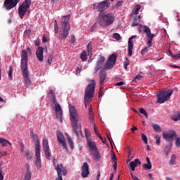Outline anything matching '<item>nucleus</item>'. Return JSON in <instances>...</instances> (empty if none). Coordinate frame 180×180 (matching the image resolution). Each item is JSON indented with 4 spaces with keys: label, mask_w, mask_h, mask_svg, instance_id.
<instances>
[{
    "label": "nucleus",
    "mask_w": 180,
    "mask_h": 180,
    "mask_svg": "<svg viewBox=\"0 0 180 180\" xmlns=\"http://www.w3.org/2000/svg\"><path fill=\"white\" fill-rule=\"evenodd\" d=\"M32 56V50L30 47L26 49H22L21 53V71L23 78L25 79V84L26 86H30V78L29 77V70H27V63L29 61L28 56Z\"/></svg>",
    "instance_id": "obj_1"
},
{
    "label": "nucleus",
    "mask_w": 180,
    "mask_h": 180,
    "mask_svg": "<svg viewBox=\"0 0 180 180\" xmlns=\"http://www.w3.org/2000/svg\"><path fill=\"white\" fill-rule=\"evenodd\" d=\"M175 162H176V155H172L169 164V165H174Z\"/></svg>",
    "instance_id": "obj_31"
},
{
    "label": "nucleus",
    "mask_w": 180,
    "mask_h": 180,
    "mask_svg": "<svg viewBox=\"0 0 180 180\" xmlns=\"http://www.w3.org/2000/svg\"><path fill=\"white\" fill-rule=\"evenodd\" d=\"M48 63H49V64H51V63H53V52L49 53V57L48 58Z\"/></svg>",
    "instance_id": "obj_46"
},
{
    "label": "nucleus",
    "mask_w": 180,
    "mask_h": 180,
    "mask_svg": "<svg viewBox=\"0 0 180 180\" xmlns=\"http://www.w3.org/2000/svg\"><path fill=\"white\" fill-rule=\"evenodd\" d=\"M25 4L26 8H30V5L32 4V0H25Z\"/></svg>",
    "instance_id": "obj_43"
},
{
    "label": "nucleus",
    "mask_w": 180,
    "mask_h": 180,
    "mask_svg": "<svg viewBox=\"0 0 180 180\" xmlns=\"http://www.w3.org/2000/svg\"><path fill=\"white\" fill-rule=\"evenodd\" d=\"M166 148H167V150L172 148V141H169V144L166 146Z\"/></svg>",
    "instance_id": "obj_55"
},
{
    "label": "nucleus",
    "mask_w": 180,
    "mask_h": 180,
    "mask_svg": "<svg viewBox=\"0 0 180 180\" xmlns=\"http://www.w3.org/2000/svg\"><path fill=\"white\" fill-rule=\"evenodd\" d=\"M150 47L151 46H148V45H147V46H146L143 49L141 50L142 56H144L146 53H148V49H150Z\"/></svg>",
    "instance_id": "obj_42"
},
{
    "label": "nucleus",
    "mask_w": 180,
    "mask_h": 180,
    "mask_svg": "<svg viewBox=\"0 0 180 180\" xmlns=\"http://www.w3.org/2000/svg\"><path fill=\"white\" fill-rule=\"evenodd\" d=\"M81 71H82V66L77 67L75 71V74H81Z\"/></svg>",
    "instance_id": "obj_53"
},
{
    "label": "nucleus",
    "mask_w": 180,
    "mask_h": 180,
    "mask_svg": "<svg viewBox=\"0 0 180 180\" xmlns=\"http://www.w3.org/2000/svg\"><path fill=\"white\" fill-rule=\"evenodd\" d=\"M115 19V18L113 13H100L98 16L97 23H98L101 27H106L110 26V25H113Z\"/></svg>",
    "instance_id": "obj_3"
},
{
    "label": "nucleus",
    "mask_w": 180,
    "mask_h": 180,
    "mask_svg": "<svg viewBox=\"0 0 180 180\" xmlns=\"http://www.w3.org/2000/svg\"><path fill=\"white\" fill-rule=\"evenodd\" d=\"M171 119L172 120H174V122H178V120H180V112L173 115Z\"/></svg>",
    "instance_id": "obj_32"
},
{
    "label": "nucleus",
    "mask_w": 180,
    "mask_h": 180,
    "mask_svg": "<svg viewBox=\"0 0 180 180\" xmlns=\"http://www.w3.org/2000/svg\"><path fill=\"white\" fill-rule=\"evenodd\" d=\"M0 180H4V174H2V170L0 168Z\"/></svg>",
    "instance_id": "obj_62"
},
{
    "label": "nucleus",
    "mask_w": 180,
    "mask_h": 180,
    "mask_svg": "<svg viewBox=\"0 0 180 180\" xmlns=\"http://www.w3.org/2000/svg\"><path fill=\"white\" fill-rule=\"evenodd\" d=\"M86 56H87V54H86V51L82 52L81 55H80L81 60H82V61H86V59L88 58V57Z\"/></svg>",
    "instance_id": "obj_35"
},
{
    "label": "nucleus",
    "mask_w": 180,
    "mask_h": 180,
    "mask_svg": "<svg viewBox=\"0 0 180 180\" xmlns=\"http://www.w3.org/2000/svg\"><path fill=\"white\" fill-rule=\"evenodd\" d=\"M141 20V17L140 15H136L134 19V22L132 23L131 26L134 27L135 26H139V24L140 23Z\"/></svg>",
    "instance_id": "obj_28"
},
{
    "label": "nucleus",
    "mask_w": 180,
    "mask_h": 180,
    "mask_svg": "<svg viewBox=\"0 0 180 180\" xmlns=\"http://www.w3.org/2000/svg\"><path fill=\"white\" fill-rule=\"evenodd\" d=\"M94 11L103 13L109 6H110V1L104 0L100 3H96L93 4Z\"/></svg>",
    "instance_id": "obj_7"
},
{
    "label": "nucleus",
    "mask_w": 180,
    "mask_h": 180,
    "mask_svg": "<svg viewBox=\"0 0 180 180\" xmlns=\"http://www.w3.org/2000/svg\"><path fill=\"white\" fill-rule=\"evenodd\" d=\"M82 176L86 178L89 175V166L87 162H84L82 167Z\"/></svg>",
    "instance_id": "obj_19"
},
{
    "label": "nucleus",
    "mask_w": 180,
    "mask_h": 180,
    "mask_svg": "<svg viewBox=\"0 0 180 180\" xmlns=\"http://www.w3.org/2000/svg\"><path fill=\"white\" fill-rule=\"evenodd\" d=\"M31 136H32V140L34 141L35 144V150H37V146H39V150H41L40 148V141H39V136L37 134L33 133V131H31Z\"/></svg>",
    "instance_id": "obj_22"
},
{
    "label": "nucleus",
    "mask_w": 180,
    "mask_h": 180,
    "mask_svg": "<svg viewBox=\"0 0 180 180\" xmlns=\"http://www.w3.org/2000/svg\"><path fill=\"white\" fill-rule=\"evenodd\" d=\"M169 56H171L172 58H174V60L180 58V52L179 53H176V55H174L172 54V52L171 51V50L169 49Z\"/></svg>",
    "instance_id": "obj_33"
},
{
    "label": "nucleus",
    "mask_w": 180,
    "mask_h": 180,
    "mask_svg": "<svg viewBox=\"0 0 180 180\" xmlns=\"http://www.w3.org/2000/svg\"><path fill=\"white\" fill-rule=\"evenodd\" d=\"M143 78V76L141 75H138L136 76V77L133 79V81H136V79H139V81H141V79Z\"/></svg>",
    "instance_id": "obj_57"
},
{
    "label": "nucleus",
    "mask_w": 180,
    "mask_h": 180,
    "mask_svg": "<svg viewBox=\"0 0 180 180\" xmlns=\"http://www.w3.org/2000/svg\"><path fill=\"white\" fill-rule=\"evenodd\" d=\"M175 144H176V147H180V138H177L176 139Z\"/></svg>",
    "instance_id": "obj_59"
},
{
    "label": "nucleus",
    "mask_w": 180,
    "mask_h": 180,
    "mask_svg": "<svg viewBox=\"0 0 180 180\" xmlns=\"http://www.w3.org/2000/svg\"><path fill=\"white\" fill-rule=\"evenodd\" d=\"M122 5H123V1H120L117 3V8H120L122 6Z\"/></svg>",
    "instance_id": "obj_60"
},
{
    "label": "nucleus",
    "mask_w": 180,
    "mask_h": 180,
    "mask_svg": "<svg viewBox=\"0 0 180 180\" xmlns=\"http://www.w3.org/2000/svg\"><path fill=\"white\" fill-rule=\"evenodd\" d=\"M137 37L136 35H133L131 37H129V41H128V56L129 57H131L133 55V47H134V44H133V39H136Z\"/></svg>",
    "instance_id": "obj_18"
},
{
    "label": "nucleus",
    "mask_w": 180,
    "mask_h": 180,
    "mask_svg": "<svg viewBox=\"0 0 180 180\" xmlns=\"http://www.w3.org/2000/svg\"><path fill=\"white\" fill-rule=\"evenodd\" d=\"M172 94H174L173 90L160 91L159 94L157 95L158 96L157 103H165V102L169 101V99H171V95H172Z\"/></svg>",
    "instance_id": "obj_6"
},
{
    "label": "nucleus",
    "mask_w": 180,
    "mask_h": 180,
    "mask_svg": "<svg viewBox=\"0 0 180 180\" xmlns=\"http://www.w3.org/2000/svg\"><path fill=\"white\" fill-rule=\"evenodd\" d=\"M57 139L58 142L62 144L63 148H65V151H68L67 149V143L65 142V138L64 137V135L61 133L57 134Z\"/></svg>",
    "instance_id": "obj_20"
},
{
    "label": "nucleus",
    "mask_w": 180,
    "mask_h": 180,
    "mask_svg": "<svg viewBox=\"0 0 180 180\" xmlns=\"http://www.w3.org/2000/svg\"><path fill=\"white\" fill-rule=\"evenodd\" d=\"M117 58V53H112L107 60L105 63L104 68L107 70H112L116 64V60Z\"/></svg>",
    "instance_id": "obj_9"
},
{
    "label": "nucleus",
    "mask_w": 180,
    "mask_h": 180,
    "mask_svg": "<svg viewBox=\"0 0 180 180\" xmlns=\"http://www.w3.org/2000/svg\"><path fill=\"white\" fill-rule=\"evenodd\" d=\"M96 27H98V22H95V23L92 25L91 31V32H94V30H95V29H96Z\"/></svg>",
    "instance_id": "obj_58"
},
{
    "label": "nucleus",
    "mask_w": 180,
    "mask_h": 180,
    "mask_svg": "<svg viewBox=\"0 0 180 180\" xmlns=\"http://www.w3.org/2000/svg\"><path fill=\"white\" fill-rule=\"evenodd\" d=\"M34 165L37 166V169L41 168V158L40 154V148L37 146V150H35V160L34 161Z\"/></svg>",
    "instance_id": "obj_13"
},
{
    "label": "nucleus",
    "mask_w": 180,
    "mask_h": 180,
    "mask_svg": "<svg viewBox=\"0 0 180 180\" xmlns=\"http://www.w3.org/2000/svg\"><path fill=\"white\" fill-rule=\"evenodd\" d=\"M137 165H141V161L139 159H135L134 161L129 163L131 171H136V167H137Z\"/></svg>",
    "instance_id": "obj_24"
},
{
    "label": "nucleus",
    "mask_w": 180,
    "mask_h": 180,
    "mask_svg": "<svg viewBox=\"0 0 180 180\" xmlns=\"http://www.w3.org/2000/svg\"><path fill=\"white\" fill-rule=\"evenodd\" d=\"M155 139L156 140L155 143L157 146H160V144H161V136H160L159 135H155Z\"/></svg>",
    "instance_id": "obj_38"
},
{
    "label": "nucleus",
    "mask_w": 180,
    "mask_h": 180,
    "mask_svg": "<svg viewBox=\"0 0 180 180\" xmlns=\"http://www.w3.org/2000/svg\"><path fill=\"white\" fill-rule=\"evenodd\" d=\"M132 133L134 134L136 133V130H138V128L136 126H134L133 128L131 129Z\"/></svg>",
    "instance_id": "obj_61"
},
{
    "label": "nucleus",
    "mask_w": 180,
    "mask_h": 180,
    "mask_svg": "<svg viewBox=\"0 0 180 180\" xmlns=\"http://www.w3.org/2000/svg\"><path fill=\"white\" fill-rule=\"evenodd\" d=\"M36 56L39 61H40L41 63H43V60H44V58L43 56V47L41 46L38 47V49L36 51Z\"/></svg>",
    "instance_id": "obj_23"
},
{
    "label": "nucleus",
    "mask_w": 180,
    "mask_h": 180,
    "mask_svg": "<svg viewBox=\"0 0 180 180\" xmlns=\"http://www.w3.org/2000/svg\"><path fill=\"white\" fill-rule=\"evenodd\" d=\"M48 95L51 96V101L55 106L56 117H58V119H63V109H61V105H60L58 102H57V99H56V94H54V91L50 90L48 93Z\"/></svg>",
    "instance_id": "obj_4"
},
{
    "label": "nucleus",
    "mask_w": 180,
    "mask_h": 180,
    "mask_svg": "<svg viewBox=\"0 0 180 180\" xmlns=\"http://www.w3.org/2000/svg\"><path fill=\"white\" fill-rule=\"evenodd\" d=\"M139 112L140 113H142L143 115H144L146 119H148V114L147 113V111L146 110V109L140 108Z\"/></svg>",
    "instance_id": "obj_40"
},
{
    "label": "nucleus",
    "mask_w": 180,
    "mask_h": 180,
    "mask_svg": "<svg viewBox=\"0 0 180 180\" xmlns=\"http://www.w3.org/2000/svg\"><path fill=\"white\" fill-rule=\"evenodd\" d=\"M29 7H26V5L25 4H22L19 7H18V15L20 18V19H23V16H25V14L26 12L28 13H30V10H29Z\"/></svg>",
    "instance_id": "obj_14"
},
{
    "label": "nucleus",
    "mask_w": 180,
    "mask_h": 180,
    "mask_svg": "<svg viewBox=\"0 0 180 180\" xmlns=\"http://www.w3.org/2000/svg\"><path fill=\"white\" fill-rule=\"evenodd\" d=\"M98 137L103 144H106V138H103L102 135L98 136Z\"/></svg>",
    "instance_id": "obj_56"
},
{
    "label": "nucleus",
    "mask_w": 180,
    "mask_h": 180,
    "mask_svg": "<svg viewBox=\"0 0 180 180\" xmlns=\"http://www.w3.org/2000/svg\"><path fill=\"white\" fill-rule=\"evenodd\" d=\"M53 167L56 169L58 176L56 180H63V175H67V168L64 167L63 164L56 165V160H53Z\"/></svg>",
    "instance_id": "obj_8"
},
{
    "label": "nucleus",
    "mask_w": 180,
    "mask_h": 180,
    "mask_svg": "<svg viewBox=\"0 0 180 180\" xmlns=\"http://www.w3.org/2000/svg\"><path fill=\"white\" fill-rule=\"evenodd\" d=\"M90 153L94 155V158L96 160H99V158H101V154L99 153V150L98 149L96 150L90 151Z\"/></svg>",
    "instance_id": "obj_29"
},
{
    "label": "nucleus",
    "mask_w": 180,
    "mask_h": 180,
    "mask_svg": "<svg viewBox=\"0 0 180 180\" xmlns=\"http://www.w3.org/2000/svg\"><path fill=\"white\" fill-rule=\"evenodd\" d=\"M25 157H27V160H32V155L30 154V152L27 151L25 153Z\"/></svg>",
    "instance_id": "obj_54"
},
{
    "label": "nucleus",
    "mask_w": 180,
    "mask_h": 180,
    "mask_svg": "<svg viewBox=\"0 0 180 180\" xmlns=\"http://www.w3.org/2000/svg\"><path fill=\"white\" fill-rule=\"evenodd\" d=\"M143 32H144V33H146L147 36L148 34H151V30H150V27L147 26L143 27Z\"/></svg>",
    "instance_id": "obj_34"
},
{
    "label": "nucleus",
    "mask_w": 180,
    "mask_h": 180,
    "mask_svg": "<svg viewBox=\"0 0 180 180\" xmlns=\"http://www.w3.org/2000/svg\"><path fill=\"white\" fill-rule=\"evenodd\" d=\"M13 69H12V66H10L9 67V71H8V77H9V78H11V79H13V77H12V72H13Z\"/></svg>",
    "instance_id": "obj_51"
},
{
    "label": "nucleus",
    "mask_w": 180,
    "mask_h": 180,
    "mask_svg": "<svg viewBox=\"0 0 180 180\" xmlns=\"http://www.w3.org/2000/svg\"><path fill=\"white\" fill-rule=\"evenodd\" d=\"M20 2V0H5L3 8H5L6 11H11V9H13Z\"/></svg>",
    "instance_id": "obj_10"
},
{
    "label": "nucleus",
    "mask_w": 180,
    "mask_h": 180,
    "mask_svg": "<svg viewBox=\"0 0 180 180\" xmlns=\"http://www.w3.org/2000/svg\"><path fill=\"white\" fill-rule=\"evenodd\" d=\"M0 144H2L3 147H8V145L12 146V143H11V142L4 138H0Z\"/></svg>",
    "instance_id": "obj_27"
},
{
    "label": "nucleus",
    "mask_w": 180,
    "mask_h": 180,
    "mask_svg": "<svg viewBox=\"0 0 180 180\" xmlns=\"http://www.w3.org/2000/svg\"><path fill=\"white\" fill-rule=\"evenodd\" d=\"M94 134H96L98 137L101 136V132H99V130L96 128V125H94Z\"/></svg>",
    "instance_id": "obj_52"
},
{
    "label": "nucleus",
    "mask_w": 180,
    "mask_h": 180,
    "mask_svg": "<svg viewBox=\"0 0 180 180\" xmlns=\"http://www.w3.org/2000/svg\"><path fill=\"white\" fill-rule=\"evenodd\" d=\"M70 120H71L72 130L75 131L77 137H79V134L82 133L81 131V124H78L79 122V115L77 112V108L71 105L69 108Z\"/></svg>",
    "instance_id": "obj_2"
},
{
    "label": "nucleus",
    "mask_w": 180,
    "mask_h": 180,
    "mask_svg": "<svg viewBox=\"0 0 180 180\" xmlns=\"http://www.w3.org/2000/svg\"><path fill=\"white\" fill-rule=\"evenodd\" d=\"M127 61L124 62V70H127V65H129V64H130V60H129V58H126Z\"/></svg>",
    "instance_id": "obj_47"
},
{
    "label": "nucleus",
    "mask_w": 180,
    "mask_h": 180,
    "mask_svg": "<svg viewBox=\"0 0 180 180\" xmlns=\"http://www.w3.org/2000/svg\"><path fill=\"white\" fill-rule=\"evenodd\" d=\"M71 28L61 27L60 30L59 39L60 40H63V39H67L68 37V34H70V31Z\"/></svg>",
    "instance_id": "obj_15"
},
{
    "label": "nucleus",
    "mask_w": 180,
    "mask_h": 180,
    "mask_svg": "<svg viewBox=\"0 0 180 180\" xmlns=\"http://www.w3.org/2000/svg\"><path fill=\"white\" fill-rule=\"evenodd\" d=\"M89 119L91 121L94 122V119L95 117V114L94 113V112H89Z\"/></svg>",
    "instance_id": "obj_45"
},
{
    "label": "nucleus",
    "mask_w": 180,
    "mask_h": 180,
    "mask_svg": "<svg viewBox=\"0 0 180 180\" xmlns=\"http://www.w3.org/2000/svg\"><path fill=\"white\" fill-rule=\"evenodd\" d=\"M172 68H180V66L176 65H169Z\"/></svg>",
    "instance_id": "obj_64"
},
{
    "label": "nucleus",
    "mask_w": 180,
    "mask_h": 180,
    "mask_svg": "<svg viewBox=\"0 0 180 180\" xmlns=\"http://www.w3.org/2000/svg\"><path fill=\"white\" fill-rule=\"evenodd\" d=\"M144 169H151L153 168V165H151V164H144L143 165Z\"/></svg>",
    "instance_id": "obj_44"
},
{
    "label": "nucleus",
    "mask_w": 180,
    "mask_h": 180,
    "mask_svg": "<svg viewBox=\"0 0 180 180\" xmlns=\"http://www.w3.org/2000/svg\"><path fill=\"white\" fill-rule=\"evenodd\" d=\"M70 19H71V14L63 16L61 19V27H68V29H71V26L70 25Z\"/></svg>",
    "instance_id": "obj_16"
},
{
    "label": "nucleus",
    "mask_w": 180,
    "mask_h": 180,
    "mask_svg": "<svg viewBox=\"0 0 180 180\" xmlns=\"http://www.w3.org/2000/svg\"><path fill=\"white\" fill-rule=\"evenodd\" d=\"M95 83H91L85 90L84 102L86 108H88V105H89V100L91 98H94V94H95Z\"/></svg>",
    "instance_id": "obj_5"
},
{
    "label": "nucleus",
    "mask_w": 180,
    "mask_h": 180,
    "mask_svg": "<svg viewBox=\"0 0 180 180\" xmlns=\"http://www.w3.org/2000/svg\"><path fill=\"white\" fill-rule=\"evenodd\" d=\"M147 36H148L147 46H148V47H151V46H153V39H154V38L151 34H148Z\"/></svg>",
    "instance_id": "obj_30"
},
{
    "label": "nucleus",
    "mask_w": 180,
    "mask_h": 180,
    "mask_svg": "<svg viewBox=\"0 0 180 180\" xmlns=\"http://www.w3.org/2000/svg\"><path fill=\"white\" fill-rule=\"evenodd\" d=\"M86 137L87 140V146L90 151H95L96 150H98V148L96 147V143L91 141V138L88 137V135L86 134Z\"/></svg>",
    "instance_id": "obj_21"
},
{
    "label": "nucleus",
    "mask_w": 180,
    "mask_h": 180,
    "mask_svg": "<svg viewBox=\"0 0 180 180\" xmlns=\"http://www.w3.org/2000/svg\"><path fill=\"white\" fill-rule=\"evenodd\" d=\"M112 37L113 39H115V40H120V34L118 33H114Z\"/></svg>",
    "instance_id": "obj_49"
},
{
    "label": "nucleus",
    "mask_w": 180,
    "mask_h": 180,
    "mask_svg": "<svg viewBox=\"0 0 180 180\" xmlns=\"http://www.w3.org/2000/svg\"><path fill=\"white\" fill-rule=\"evenodd\" d=\"M68 143L70 145L71 150H74V142L72 141V139L70 136H68Z\"/></svg>",
    "instance_id": "obj_36"
},
{
    "label": "nucleus",
    "mask_w": 180,
    "mask_h": 180,
    "mask_svg": "<svg viewBox=\"0 0 180 180\" xmlns=\"http://www.w3.org/2000/svg\"><path fill=\"white\" fill-rule=\"evenodd\" d=\"M125 151H127L128 157H130V155H131V148L130 147L127 146L125 149Z\"/></svg>",
    "instance_id": "obj_50"
},
{
    "label": "nucleus",
    "mask_w": 180,
    "mask_h": 180,
    "mask_svg": "<svg viewBox=\"0 0 180 180\" xmlns=\"http://www.w3.org/2000/svg\"><path fill=\"white\" fill-rule=\"evenodd\" d=\"M141 140L144 141L145 144H148V139H147L146 134H141Z\"/></svg>",
    "instance_id": "obj_39"
},
{
    "label": "nucleus",
    "mask_w": 180,
    "mask_h": 180,
    "mask_svg": "<svg viewBox=\"0 0 180 180\" xmlns=\"http://www.w3.org/2000/svg\"><path fill=\"white\" fill-rule=\"evenodd\" d=\"M99 77H100V84H102L105 82L106 79V72L103 70H101L99 72Z\"/></svg>",
    "instance_id": "obj_26"
},
{
    "label": "nucleus",
    "mask_w": 180,
    "mask_h": 180,
    "mask_svg": "<svg viewBox=\"0 0 180 180\" xmlns=\"http://www.w3.org/2000/svg\"><path fill=\"white\" fill-rule=\"evenodd\" d=\"M153 127L155 131H157L158 133H160V131H161V127H160V125H158V124H153Z\"/></svg>",
    "instance_id": "obj_37"
},
{
    "label": "nucleus",
    "mask_w": 180,
    "mask_h": 180,
    "mask_svg": "<svg viewBox=\"0 0 180 180\" xmlns=\"http://www.w3.org/2000/svg\"><path fill=\"white\" fill-rule=\"evenodd\" d=\"M112 157H111V161L112 162H115L113 165L114 168V172L116 174V169H117V158L116 157V154H115V152L112 151Z\"/></svg>",
    "instance_id": "obj_25"
},
{
    "label": "nucleus",
    "mask_w": 180,
    "mask_h": 180,
    "mask_svg": "<svg viewBox=\"0 0 180 180\" xmlns=\"http://www.w3.org/2000/svg\"><path fill=\"white\" fill-rule=\"evenodd\" d=\"M91 46H92V42H89V43L88 44V46H87V50H88V51H89V50H91Z\"/></svg>",
    "instance_id": "obj_63"
},
{
    "label": "nucleus",
    "mask_w": 180,
    "mask_h": 180,
    "mask_svg": "<svg viewBox=\"0 0 180 180\" xmlns=\"http://www.w3.org/2000/svg\"><path fill=\"white\" fill-rule=\"evenodd\" d=\"M140 9H141V5H140V4H138V5H136V10H135V14L136 15H139V11H140Z\"/></svg>",
    "instance_id": "obj_48"
},
{
    "label": "nucleus",
    "mask_w": 180,
    "mask_h": 180,
    "mask_svg": "<svg viewBox=\"0 0 180 180\" xmlns=\"http://www.w3.org/2000/svg\"><path fill=\"white\" fill-rule=\"evenodd\" d=\"M42 146L46 158L50 160L51 155L50 153V146H49V140H47L46 137L42 139Z\"/></svg>",
    "instance_id": "obj_12"
},
{
    "label": "nucleus",
    "mask_w": 180,
    "mask_h": 180,
    "mask_svg": "<svg viewBox=\"0 0 180 180\" xmlns=\"http://www.w3.org/2000/svg\"><path fill=\"white\" fill-rule=\"evenodd\" d=\"M53 25L55 34H57L58 33V25L57 24V20H55V21L53 22Z\"/></svg>",
    "instance_id": "obj_41"
},
{
    "label": "nucleus",
    "mask_w": 180,
    "mask_h": 180,
    "mask_svg": "<svg viewBox=\"0 0 180 180\" xmlns=\"http://www.w3.org/2000/svg\"><path fill=\"white\" fill-rule=\"evenodd\" d=\"M162 136L163 139L167 141H171V140H174V139H176L178 137L176 131H175L174 129H171L167 132H163Z\"/></svg>",
    "instance_id": "obj_11"
},
{
    "label": "nucleus",
    "mask_w": 180,
    "mask_h": 180,
    "mask_svg": "<svg viewBox=\"0 0 180 180\" xmlns=\"http://www.w3.org/2000/svg\"><path fill=\"white\" fill-rule=\"evenodd\" d=\"M105 56H100L98 57V60L96 64V67L94 68V71L95 72H98V71H99V70H101V68H103V63H105Z\"/></svg>",
    "instance_id": "obj_17"
}]
</instances>
